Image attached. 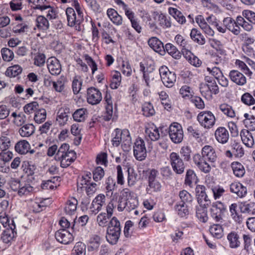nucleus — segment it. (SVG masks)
Returning <instances> with one entry per match:
<instances>
[{
  "label": "nucleus",
  "mask_w": 255,
  "mask_h": 255,
  "mask_svg": "<svg viewBox=\"0 0 255 255\" xmlns=\"http://www.w3.org/2000/svg\"><path fill=\"white\" fill-rule=\"evenodd\" d=\"M232 153L237 157H241L244 154V150L242 146L239 143L235 142L232 145Z\"/></svg>",
  "instance_id": "603ef678"
},
{
  "label": "nucleus",
  "mask_w": 255,
  "mask_h": 255,
  "mask_svg": "<svg viewBox=\"0 0 255 255\" xmlns=\"http://www.w3.org/2000/svg\"><path fill=\"white\" fill-rule=\"evenodd\" d=\"M126 211L130 212L134 211V214L137 215L139 214L138 211L136 209L138 205V200L137 199H131L129 201H127Z\"/></svg>",
  "instance_id": "3c124183"
},
{
  "label": "nucleus",
  "mask_w": 255,
  "mask_h": 255,
  "mask_svg": "<svg viewBox=\"0 0 255 255\" xmlns=\"http://www.w3.org/2000/svg\"><path fill=\"white\" fill-rule=\"evenodd\" d=\"M197 180V176L193 170L188 169L187 170L185 179V184L191 187L193 183L196 182Z\"/></svg>",
  "instance_id": "4c0bfd02"
},
{
  "label": "nucleus",
  "mask_w": 255,
  "mask_h": 255,
  "mask_svg": "<svg viewBox=\"0 0 255 255\" xmlns=\"http://www.w3.org/2000/svg\"><path fill=\"white\" fill-rule=\"evenodd\" d=\"M223 24L234 34L238 35L240 34L241 28L232 18L229 17L225 18L223 20Z\"/></svg>",
  "instance_id": "f3484780"
},
{
  "label": "nucleus",
  "mask_w": 255,
  "mask_h": 255,
  "mask_svg": "<svg viewBox=\"0 0 255 255\" xmlns=\"http://www.w3.org/2000/svg\"><path fill=\"white\" fill-rule=\"evenodd\" d=\"M241 100L243 104L247 106H252L255 104V99L248 92L244 93L242 96Z\"/></svg>",
  "instance_id": "8fccbe9b"
},
{
  "label": "nucleus",
  "mask_w": 255,
  "mask_h": 255,
  "mask_svg": "<svg viewBox=\"0 0 255 255\" xmlns=\"http://www.w3.org/2000/svg\"><path fill=\"white\" fill-rule=\"evenodd\" d=\"M207 208L203 207L197 208L196 209V216L202 222H206L208 220Z\"/></svg>",
  "instance_id": "6e6d98bb"
},
{
  "label": "nucleus",
  "mask_w": 255,
  "mask_h": 255,
  "mask_svg": "<svg viewBox=\"0 0 255 255\" xmlns=\"http://www.w3.org/2000/svg\"><path fill=\"white\" fill-rule=\"evenodd\" d=\"M169 162L175 173L181 174L184 172L185 165L182 159L177 153L172 152L170 154Z\"/></svg>",
  "instance_id": "6e6552de"
},
{
  "label": "nucleus",
  "mask_w": 255,
  "mask_h": 255,
  "mask_svg": "<svg viewBox=\"0 0 255 255\" xmlns=\"http://www.w3.org/2000/svg\"><path fill=\"white\" fill-rule=\"evenodd\" d=\"M202 197L197 199V202L201 207L207 208L211 204V201L208 198L207 193L204 196H202Z\"/></svg>",
  "instance_id": "774afa93"
},
{
  "label": "nucleus",
  "mask_w": 255,
  "mask_h": 255,
  "mask_svg": "<svg viewBox=\"0 0 255 255\" xmlns=\"http://www.w3.org/2000/svg\"><path fill=\"white\" fill-rule=\"evenodd\" d=\"M79 79L80 77L78 78L77 77H75L73 80L72 86L74 94L79 93L81 89L82 81Z\"/></svg>",
  "instance_id": "69168bd1"
},
{
  "label": "nucleus",
  "mask_w": 255,
  "mask_h": 255,
  "mask_svg": "<svg viewBox=\"0 0 255 255\" xmlns=\"http://www.w3.org/2000/svg\"><path fill=\"white\" fill-rule=\"evenodd\" d=\"M175 209L178 214L182 217L188 214V210L184 203L176 204Z\"/></svg>",
  "instance_id": "bf43d9fd"
},
{
  "label": "nucleus",
  "mask_w": 255,
  "mask_h": 255,
  "mask_svg": "<svg viewBox=\"0 0 255 255\" xmlns=\"http://www.w3.org/2000/svg\"><path fill=\"white\" fill-rule=\"evenodd\" d=\"M102 96L101 92L97 88L91 87L87 89V100L89 104L95 105L102 101Z\"/></svg>",
  "instance_id": "ddd939ff"
},
{
  "label": "nucleus",
  "mask_w": 255,
  "mask_h": 255,
  "mask_svg": "<svg viewBox=\"0 0 255 255\" xmlns=\"http://www.w3.org/2000/svg\"><path fill=\"white\" fill-rule=\"evenodd\" d=\"M39 108V105L36 102H32L26 104L24 107L25 113L30 114L32 112H36Z\"/></svg>",
  "instance_id": "338daca9"
},
{
  "label": "nucleus",
  "mask_w": 255,
  "mask_h": 255,
  "mask_svg": "<svg viewBox=\"0 0 255 255\" xmlns=\"http://www.w3.org/2000/svg\"><path fill=\"white\" fill-rule=\"evenodd\" d=\"M238 205L237 203L232 204L229 207L230 213L232 218L237 223H241L243 218L242 215L238 212Z\"/></svg>",
  "instance_id": "72a5a7b5"
},
{
  "label": "nucleus",
  "mask_w": 255,
  "mask_h": 255,
  "mask_svg": "<svg viewBox=\"0 0 255 255\" xmlns=\"http://www.w3.org/2000/svg\"><path fill=\"white\" fill-rule=\"evenodd\" d=\"M235 64L238 68L242 71L246 75L251 76L252 72L250 71L247 65L242 61L237 60Z\"/></svg>",
  "instance_id": "680f3d73"
},
{
  "label": "nucleus",
  "mask_w": 255,
  "mask_h": 255,
  "mask_svg": "<svg viewBox=\"0 0 255 255\" xmlns=\"http://www.w3.org/2000/svg\"><path fill=\"white\" fill-rule=\"evenodd\" d=\"M91 181V173H86V174L82 176L81 177L79 178L77 182V188L78 190L81 188V190L83 188L89 185Z\"/></svg>",
  "instance_id": "49530a36"
},
{
  "label": "nucleus",
  "mask_w": 255,
  "mask_h": 255,
  "mask_svg": "<svg viewBox=\"0 0 255 255\" xmlns=\"http://www.w3.org/2000/svg\"><path fill=\"white\" fill-rule=\"evenodd\" d=\"M230 191L240 198L245 197L247 193V189L246 187L243 186L239 182L233 183L230 185Z\"/></svg>",
  "instance_id": "aec40b11"
},
{
  "label": "nucleus",
  "mask_w": 255,
  "mask_h": 255,
  "mask_svg": "<svg viewBox=\"0 0 255 255\" xmlns=\"http://www.w3.org/2000/svg\"><path fill=\"white\" fill-rule=\"evenodd\" d=\"M34 189L29 183H21L20 187L18 190L17 194L20 196H26L32 193Z\"/></svg>",
  "instance_id": "ea45409f"
},
{
  "label": "nucleus",
  "mask_w": 255,
  "mask_h": 255,
  "mask_svg": "<svg viewBox=\"0 0 255 255\" xmlns=\"http://www.w3.org/2000/svg\"><path fill=\"white\" fill-rule=\"evenodd\" d=\"M195 20L200 27L205 32V33L210 36H213L214 35V31L208 24L206 21V20L204 19L202 15H198L196 17Z\"/></svg>",
  "instance_id": "b1692460"
},
{
  "label": "nucleus",
  "mask_w": 255,
  "mask_h": 255,
  "mask_svg": "<svg viewBox=\"0 0 255 255\" xmlns=\"http://www.w3.org/2000/svg\"><path fill=\"white\" fill-rule=\"evenodd\" d=\"M111 216H109L106 213H101L97 217V222L98 225L101 227L108 226L109 223V220Z\"/></svg>",
  "instance_id": "a18cd8bd"
},
{
  "label": "nucleus",
  "mask_w": 255,
  "mask_h": 255,
  "mask_svg": "<svg viewBox=\"0 0 255 255\" xmlns=\"http://www.w3.org/2000/svg\"><path fill=\"white\" fill-rule=\"evenodd\" d=\"M34 9H40L41 11L48 9V13L46 15L47 18L49 19H54L57 17V13L54 10L53 8L49 5H36Z\"/></svg>",
  "instance_id": "c03bdc74"
},
{
  "label": "nucleus",
  "mask_w": 255,
  "mask_h": 255,
  "mask_svg": "<svg viewBox=\"0 0 255 255\" xmlns=\"http://www.w3.org/2000/svg\"><path fill=\"white\" fill-rule=\"evenodd\" d=\"M168 12L180 24H184L186 22L185 17L183 13L176 8L170 7L168 8Z\"/></svg>",
  "instance_id": "c756f323"
},
{
  "label": "nucleus",
  "mask_w": 255,
  "mask_h": 255,
  "mask_svg": "<svg viewBox=\"0 0 255 255\" xmlns=\"http://www.w3.org/2000/svg\"><path fill=\"white\" fill-rule=\"evenodd\" d=\"M128 183L129 186H133L137 181L138 176L133 169H128Z\"/></svg>",
  "instance_id": "09e8293b"
},
{
  "label": "nucleus",
  "mask_w": 255,
  "mask_h": 255,
  "mask_svg": "<svg viewBox=\"0 0 255 255\" xmlns=\"http://www.w3.org/2000/svg\"><path fill=\"white\" fill-rule=\"evenodd\" d=\"M69 111L70 110L68 108H61L58 110L56 120L60 126H64L67 123L69 118Z\"/></svg>",
  "instance_id": "4be33fe9"
},
{
  "label": "nucleus",
  "mask_w": 255,
  "mask_h": 255,
  "mask_svg": "<svg viewBox=\"0 0 255 255\" xmlns=\"http://www.w3.org/2000/svg\"><path fill=\"white\" fill-rule=\"evenodd\" d=\"M107 15L111 20L117 25H121L123 23L122 17L119 14L116 10L113 8L107 10Z\"/></svg>",
  "instance_id": "7c9ffc66"
},
{
  "label": "nucleus",
  "mask_w": 255,
  "mask_h": 255,
  "mask_svg": "<svg viewBox=\"0 0 255 255\" xmlns=\"http://www.w3.org/2000/svg\"><path fill=\"white\" fill-rule=\"evenodd\" d=\"M209 230L210 233L215 238L220 239L223 236V229L220 224H214L210 227Z\"/></svg>",
  "instance_id": "c9c22d12"
},
{
  "label": "nucleus",
  "mask_w": 255,
  "mask_h": 255,
  "mask_svg": "<svg viewBox=\"0 0 255 255\" xmlns=\"http://www.w3.org/2000/svg\"><path fill=\"white\" fill-rule=\"evenodd\" d=\"M224 205L221 202H216L212 204L210 209V214L213 219L216 222L222 223L223 219L222 217V213L225 210Z\"/></svg>",
  "instance_id": "f8f14e48"
},
{
  "label": "nucleus",
  "mask_w": 255,
  "mask_h": 255,
  "mask_svg": "<svg viewBox=\"0 0 255 255\" xmlns=\"http://www.w3.org/2000/svg\"><path fill=\"white\" fill-rule=\"evenodd\" d=\"M202 156L195 154L193 157V162L197 167L202 172L208 173L211 170V167L205 160L211 162L216 161L217 156L215 149L210 145H205L202 149Z\"/></svg>",
  "instance_id": "f257e3e1"
},
{
  "label": "nucleus",
  "mask_w": 255,
  "mask_h": 255,
  "mask_svg": "<svg viewBox=\"0 0 255 255\" xmlns=\"http://www.w3.org/2000/svg\"><path fill=\"white\" fill-rule=\"evenodd\" d=\"M163 84L167 87H172L176 81V75L170 72L166 66H161L159 69Z\"/></svg>",
  "instance_id": "9d476101"
},
{
  "label": "nucleus",
  "mask_w": 255,
  "mask_h": 255,
  "mask_svg": "<svg viewBox=\"0 0 255 255\" xmlns=\"http://www.w3.org/2000/svg\"><path fill=\"white\" fill-rule=\"evenodd\" d=\"M55 237L58 242L65 245L69 244L73 239V235L65 229L56 232Z\"/></svg>",
  "instance_id": "2eb2a0df"
},
{
  "label": "nucleus",
  "mask_w": 255,
  "mask_h": 255,
  "mask_svg": "<svg viewBox=\"0 0 255 255\" xmlns=\"http://www.w3.org/2000/svg\"><path fill=\"white\" fill-rule=\"evenodd\" d=\"M197 121L205 128H210L215 125L216 118L213 114L208 111H202L197 116Z\"/></svg>",
  "instance_id": "0eeeda50"
},
{
  "label": "nucleus",
  "mask_w": 255,
  "mask_h": 255,
  "mask_svg": "<svg viewBox=\"0 0 255 255\" xmlns=\"http://www.w3.org/2000/svg\"><path fill=\"white\" fill-rule=\"evenodd\" d=\"M179 196L181 200L182 203H190L193 200L192 196L187 191L182 190L179 192Z\"/></svg>",
  "instance_id": "e2e57ef3"
},
{
  "label": "nucleus",
  "mask_w": 255,
  "mask_h": 255,
  "mask_svg": "<svg viewBox=\"0 0 255 255\" xmlns=\"http://www.w3.org/2000/svg\"><path fill=\"white\" fill-rule=\"evenodd\" d=\"M158 171L154 169H151L148 175V185L146 191L149 194H153L161 190L162 185L159 181Z\"/></svg>",
  "instance_id": "39448f33"
},
{
  "label": "nucleus",
  "mask_w": 255,
  "mask_h": 255,
  "mask_svg": "<svg viewBox=\"0 0 255 255\" xmlns=\"http://www.w3.org/2000/svg\"><path fill=\"white\" fill-rule=\"evenodd\" d=\"M2 59L4 61L9 62L14 57V54L12 50L7 48H3L1 50Z\"/></svg>",
  "instance_id": "13d9d810"
},
{
  "label": "nucleus",
  "mask_w": 255,
  "mask_h": 255,
  "mask_svg": "<svg viewBox=\"0 0 255 255\" xmlns=\"http://www.w3.org/2000/svg\"><path fill=\"white\" fill-rule=\"evenodd\" d=\"M34 131L35 127L32 124H24L18 130V132L22 137H29Z\"/></svg>",
  "instance_id": "cd10ccee"
},
{
  "label": "nucleus",
  "mask_w": 255,
  "mask_h": 255,
  "mask_svg": "<svg viewBox=\"0 0 255 255\" xmlns=\"http://www.w3.org/2000/svg\"><path fill=\"white\" fill-rule=\"evenodd\" d=\"M227 238L230 243V247L231 248H237L240 246L239 237L236 233L232 232L230 233L228 235Z\"/></svg>",
  "instance_id": "a19ab883"
},
{
  "label": "nucleus",
  "mask_w": 255,
  "mask_h": 255,
  "mask_svg": "<svg viewBox=\"0 0 255 255\" xmlns=\"http://www.w3.org/2000/svg\"><path fill=\"white\" fill-rule=\"evenodd\" d=\"M133 155L135 158L139 160H143L146 157L147 151L145 142L141 138H137L133 146Z\"/></svg>",
  "instance_id": "9b49d317"
},
{
  "label": "nucleus",
  "mask_w": 255,
  "mask_h": 255,
  "mask_svg": "<svg viewBox=\"0 0 255 255\" xmlns=\"http://www.w3.org/2000/svg\"><path fill=\"white\" fill-rule=\"evenodd\" d=\"M215 136L218 142L221 143H225L229 139V134L226 128L219 127L215 131Z\"/></svg>",
  "instance_id": "412c9836"
},
{
  "label": "nucleus",
  "mask_w": 255,
  "mask_h": 255,
  "mask_svg": "<svg viewBox=\"0 0 255 255\" xmlns=\"http://www.w3.org/2000/svg\"><path fill=\"white\" fill-rule=\"evenodd\" d=\"M47 68L53 75H58L61 72V66L59 60L55 57H50L47 61Z\"/></svg>",
  "instance_id": "dca6fc26"
},
{
  "label": "nucleus",
  "mask_w": 255,
  "mask_h": 255,
  "mask_svg": "<svg viewBox=\"0 0 255 255\" xmlns=\"http://www.w3.org/2000/svg\"><path fill=\"white\" fill-rule=\"evenodd\" d=\"M240 135L243 142L248 147H252L254 144V140L251 132L244 129L241 130Z\"/></svg>",
  "instance_id": "a878e982"
},
{
  "label": "nucleus",
  "mask_w": 255,
  "mask_h": 255,
  "mask_svg": "<svg viewBox=\"0 0 255 255\" xmlns=\"http://www.w3.org/2000/svg\"><path fill=\"white\" fill-rule=\"evenodd\" d=\"M22 71V68L18 65H14L9 67L5 71V75L8 77H14L19 75Z\"/></svg>",
  "instance_id": "58836bf2"
},
{
  "label": "nucleus",
  "mask_w": 255,
  "mask_h": 255,
  "mask_svg": "<svg viewBox=\"0 0 255 255\" xmlns=\"http://www.w3.org/2000/svg\"><path fill=\"white\" fill-rule=\"evenodd\" d=\"M76 158V153L72 150H69V145L67 143L61 144L55 156L56 160L60 161V166L62 168L68 167Z\"/></svg>",
  "instance_id": "f03ea898"
},
{
  "label": "nucleus",
  "mask_w": 255,
  "mask_h": 255,
  "mask_svg": "<svg viewBox=\"0 0 255 255\" xmlns=\"http://www.w3.org/2000/svg\"><path fill=\"white\" fill-rule=\"evenodd\" d=\"M112 144L114 146H118L121 142L122 146L124 150H128L130 143V137L128 132L127 130H122L116 128L112 133Z\"/></svg>",
  "instance_id": "20e7f679"
},
{
  "label": "nucleus",
  "mask_w": 255,
  "mask_h": 255,
  "mask_svg": "<svg viewBox=\"0 0 255 255\" xmlns=\"http://www.w3.org/2000/svg\"><path fill=\"white\" fill-rule=\"evenodd\" d=\"M168 133L171 141L175 143L181 142L183 139L182 128L177 123H173L169 126Z\"/></svg>",
  "instance_id": "1a4fd4ad"
},
{
  "label": "nucleus",
  "mask_w": 255,
  "mask_h": 255,
  "mask_svg": "<svg viewBox=\"0 0 255 255\" xmlns=\"http://www.w3.org/2000/svg\"><path fill=\"white\" fill-rule=\"evenodd\" d=\"M30 149V144L25 140H20L15 145V151L21 154H25L28 152Z\"/></svg>",
  "instance_id": "2f4dec72"
},
{
  "label": "nucleus",
  "mask_w": 255,
  "mask_h": 255,
  "mask_svg": "<svg viewBox=\"0 0 255 255\" xmlns=\"http://www.w3.org/2000/svg\"><path fill=\"white\" fill-rule=\"evenodd\" d=\"M164 49H165V51H167L169 54L176 59H179L181 57V52L177 49L176 46L171 43H167Z\"/></svg>",
  "instance_id": "f704fd0d"
},
{
  "label": "nucleus",
  "mask_w": 255,
  "mask_h": 255,
  "mask_svg": "<svg viewBox=\"0 0 255 255\" xmlns=\"http://www.w3.org/2000/svg\"><path fill=\"white\" fill-rule=\"evenodd\" d=\"M94 180L98 182L101 180L105 175L104 169L101 167H97L93 172Z\"/></svg>",
  "instance_id": "0e129e2a"
},
{
  "label": "nucleus",
  "mask_w": 255,
  "mask_h": 255,
  "mask_svg": "<svg viewBox=\"0 0 255 255\" xmlns=\"http://www.w3.org/2000/svg\"><path fill=\"white\" fill-rule=\"evenodd\" d=\"M13 25L12 31L15 33H23L27 32L28 29V26L25 22H15Z\"/></svg>",
  "instance_id": "79ce46f5"
},
{
  "label": "nucleus",
  "mask_w": 255,
  "mask_h": 255,
  "mask_svg": "<svg viewBox=\"0 0 255 255\" xmlns=\"http://www.w3.org/2000/svg\"><path fill=\"white\" fill-rule=\"evenodd\" d=\"M46 111L44 109H38L35 113L34 120L38 124L43 123L46 118Z\"/></svg>",
  "instance_id": "de8ad7c7"
},
{
  "label": "nucleus",
  "mask_w": 255,
  "mask_h": 255,
  "mask_svg": "<svg viewBox=\"0 0 255 255\" xmlns=\"http://www.w3.org/2000/svg\"><path fill=\"white\" fill-rule=\"evenodd\" d=\"M75 8L78 13L76 16L74 9L71 7L66 9V14L67 15L68 25L70 26H73L76 24H79L83 20V13L80 10L79 4L78 2L75 3Z\"/></svg>",
  "instance_id": "423d86ee"
},
{
  "label": "nucleus",
  "mask_w": 255,
  "mask_h": 255,
  "mask_svg": "<svg viewBox=\"0 0 255 255\" xmlns=\"http://www.w3.org/2000/svg\"><path fill=\"white\" fill-rule=\"evenodd\" d=\"M191 38L195 42L200 45H204L206 42L204 36L196 28H193L190 32Z\"/></svg>",
  "instance_id": "473e14b6"
},
{
  "label": "nucleus",
  "mask_w": 255,
  "mask_h": 255,
  "mask_svg": "<svg viewBox=\"0 0 255 255\" xmlns=\"http://www.w3.org/2000/svg\"><path fill=\"white\" fill-rule=\"evenodd\" d=\"M143 114L146 117H149L154 114L155 111L152 105L150 103H145L142 106Z\"/></svg>",
  "instance_id": "052dcab7"
},
{
  "label": "nucleus",
  "mask_w": 255,
  "mask_h": 255,
  "mask_svg": "<svg viewBox=\"0 0 255 255\" xmlns=\"http://www.w3.org/2000/svg\"><path fill=\"white\" fill-rule=\"evenodd\" d=\"M14 228H15L14 226ZM16 235V232L14 231V228L13 229L11 227L3 231L1 236V239L3 243L8 244L14 240Z\"/></svg>",
  "instance_id": "5701e85b"
},
{
  "label": "nucleus",
  "mask_w": 255,
  "mask_h": 255,
  "mask_svg": "<svg viewBox=\"0 0 255 255\" xmlns=\"http://www.w3.org/2000/svg\"><path fill=\"white\" fill-rule=\"evenodd\" d=\"M220 110L227 116L233 118L235 116V113L232 108L226 104H221L219 107Z\"/></svg>",
  "instance_id": "864d4df0"
},
{
  "label": "nucleus",
  "mask_w": 255,
  "mask_h": 255,
  "mask_svg": "<svg viewBox=\"0 0 255 255\" xmlns=\"http://www.w3.org/2000/svg\"><path fill=\"white\" fill-rule=\"evenodd\" d=\"M234 174L238 177H242L245 173L244 166L240 162H234L231 165Z\"/></svg>",
  "instance_id": "e433bc0d"
},
{
  "label": "nucleus",
  "mask_w": 255,
  "mask_h": 255,
  "mask_svg": "<svg viewBox=\"0 0 255 255\" xmlns=\"http://www.w3.org/2000/svg\"><path fill=\"white\" fill-rule=\"evenodd\" d=\"M106 197L104 194H100L97 196L93 200L89 208V212L91 215H96L105 205Z\"/></svg>",
  "instance_id": "4468645a"
},
{
  "label": "nucleus",
  "mask_w": 255,
  "mask_h": 255,
  "mask_svg": "<svg viewBox=\"0 0 255 255\" xmlns=\"http://www.w3.org/2000/svg\"><path fill=\"white\" fill-rule=\"evenodd\" d=\"M87 111L85 108H81L77 110L73 114L74 121L78 122H84L86 119V113Z\"/></svg>",
  "instance_id": "37998d69"
},
{
  "label": "nucleus",
  "mask_w": 255,
  "mask_h": 255,
  "mask_svg": "<svg viewBox=\"0 0 255 255\" xmlns=\"http://www.w3.org/2000/svg\"><path fill=\"white\" fill-rule=\"evenodd\" d=\"M229 76L231 80L238 85L243 86L247 82L246 77L238 70L231 71Z\"/></svg>",
  "instance_id": "a211bd4d"
},
{
  "label": "nucleus",
  "mask_w": 255,
  "mask_h": 255,
  "mask_svg": "<svg viewBox=\"0 0 255 255\" xmlns=\"http://www.w3.org/2000/svg\"><path fill=\"white\" fill-rule=\"evenodd\" d=\"M121 232V224L118 219L114 217L109 222L107 230L106 239L112 245H115L118 241Z\"/></svg>",
  "instance_id": "7ed1b4c3"
},
{
  "label": "nucleus",
  "mask_w": 255,
  "mask_h": 255,
  "mask_svg": "<svg viewBox=\"0 0 255 255\" xmlns=\"http://www.w3.org/2000/svg\"><path fill=\"white\" fill-rule=\"evenodd\" d=\"M78 201L75 198L68 200L65 205L64 210L66 214L72 215L76 212Z\"/></svg>",
  "instance_id": "c85d7f7f"
},
{
  "label": "nucleus",
  "mask_w": 255,
  "mask_h": 255,
  "mask_svg": "<svg viewBox=\"0 0 255 255\" xmlns=\"http://www.w3.org/2000/svg\"><path fill=\"white\" fill-rule=\"evenodd\" d=\"M148 44L153 50L161 55L165 52L162 42L155 37L150 38L148 41Z\"/></svg>",
  "instance_id": "6ab92c4d"
},
{
  "label": "nucleus",
  "mask_w": 255,
  "mask_h": 255,
  "mask_svg": "<svg viewBox=\"0 0 255 255\" xmlns=\"http://www.w3.org/2000/svg\"><path fill=\"white\" fill-rule=\"evenodd\" d=\"M145 133L146 137H148L151 141H156L160 138L159 129L153 125L146 128Z\"/></svg>",
  "instance_id": "393cba45"
},
{
  "label": "nucleus",
  "mask_w": 255,
  "mask_h": 255,
  "mask_svg": "<svg viewBox=\"0 0 255 255\" xmlns=\"http://www.w3.org/2000/svg\"><path fill=\"white\" fill-rule=\"evenodd\" d=\"M73 252L75 255H85V245L82 242L77 243L74 247Z\"/></svg>",
  "instance_id": "4d7b16f0"
},
{
  "label": "nucleus",
  "mask_w": 255,
  "mask_h": 255,
  "mask_svg": "<svg viewBox=\"0 0 255 255\" xmlns=\"http://www.w3.org/2000/svg\"><path fill=\"white\" fill-rule=\"evenodd\" d=\"M35 27L34 30L36 28L40 31H45L49 27V23L47 19L43 16L39 15L37 17L35 20Z\"/></svg>",
  "instance_id": "bb28decb"
},
{
  "label": "nucleus",
  "mask_w": 255,
  "mask_h": 255,
  "mask_svg": "<svg viewBox=\"0 0 255 255\" xmlns=\"http://www.w3.org/2000/svg\"><path fill=\"white\" fill-rule=\"evenodd\" d=\"M120 197L122 198V199L124 200L126 202L129 201L131 199H136L134 192L127 188L123 190L121 192V195Z\"/></svg>",
  "instance_id": "5fc2aeb1"
}]
</instances>
